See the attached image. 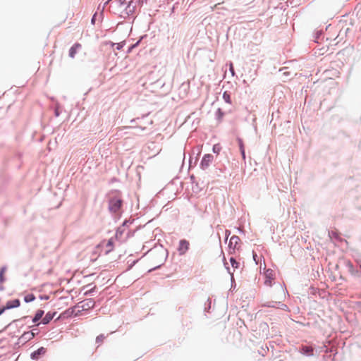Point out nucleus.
<instances>
[{
	"label": "nucleus",
	"instance_id": "f257e3e1",
	"mask_svg": "<svg viewBox=\"0 0 361 361\" xmlns=\"http://www.w3.org/2000/svg\"><path fill=\"white\" fill-rule=\"evenodd\" d=\"M95 302L92 299H87L79 302L73 308V312H75V315H78L82 311H86L94 307Z\"/></svg>",
	"mask_w": 361,
	"mask_h": 361
},
{
	"label": "nucleus",
	"instance_id": "f03ea898",
	"mask_svg": "<svg viewBox=\"0 0 361 361\" xmlns=\"http://www.w3.org/2000/svg\"><path fill=\"white\" fill-rule=\"evenodd\" d=\"M122 200L118 197L111 198L109 204V210L114 213L118 212L122 206Z\"/></svg>",
	"mask_w": 361,
	"mask_h": 361
},
{
	"label": "nucleus",
	"instance_id": "7ed1b4c3",
	"mask_svg": "<svg viewBox=\"0 0 361 361\" xmlns=\"http://www.w3.org/2000/svg\"><path fill=\"white\" fill-rule=\"evenodd\" d=\"M82 49V44L75 43L69 49V56L72 59L75 58L76 54Z\"/></svg>",
	"mask_w": 361,
	"mask_h": 361
},
{
	"label": "nucleus",
	"instance_id": "20e7f679",
	"mask_svg": "<svg viewBox=\"0 0 361 361\" xmlns=\"http://www.w3.org/2000/svg\"><path fill=\"white\" fill-rule=\"evenodd\" d=\"M189 248V242L185 240H181L179 243L178 250L180 255H183Z\"/></svg>",
	"mask_w": 361,
	"mask_h": 361
},
{
	"label": "nucleus",
	"instance_id": "39448f33",
	"mask_svg": "<svg viewBox=\"0 0 361 361\" xmlns=\"http://www.w3.org/2000/svg\"><path fill=\"white\" fill-rule=\"evenodd\" d=\"M213 161V156L212 154H205L201 161L202 168H207Z\"/></svg>",
	"mask_w": 361,
	"mask_h": 361
},
{
	"label": "nucleus",
	"instance_id": "423d86ee",
	"mask_svg": "<svg viewBox=\"0 0 361 361\" xmlns=\"http://www.w3.org/2000/svg\"><path fill=\"white\" fill-rule=\"evenodd\" d=\"M20 300L18 299H16L13 300L8 301L6 302V305L4 306V308H6V310H9L11 308L18 307L20 306Z\"/></svg>",
	"mask_w": 361,
	"mask_h": 361
},
{
	"label": "nucleus",
	"instance_id": "0eeeda50",
	"mask_svg": "<svg viewBox=\"0 0 361 361\" xmlns=\"http://www.w3.org/2000/svg\"><path fill=\"white\" fill-rule=\"evenodd\" d=\"M46 352H47L46 348H44V347H41L39 349H37V350L34 351L31 354V357H32V359H34V360L38 359L40 355H44L46 353Z\"/></svg>",
	"mask_w": 361,
	"mask_h": 361
},
{
	"label": "nucleus",
	"instance_id": "6e6552de",
	"mask_svg": "<svg viewBox=\"0 0 361 361\" xmlns=\"http://www.w3.org/2000/svg\"><path fill=\"white\" fill-rule=\"evenodd\" d=\"M240 240L238 236L233 235L230 238L228 246L230 247H232L233 249H235L237 248V246L239 244Z\"/></svg>",
	"mask_w": 361,
	"mask_h": 361
},
{
	"label": "nucleus",
	"instance_id": "1a4fd4ad",
	"mask_svg": "<svg viewBox=\"0 0 361 361\" xmlns=\"http://www.w3.org/2000/svg\"><path fill=\"white\" fill-rule=\"evenodd\" d=\"M106 253H109L111 252L114 248V239L110 238L108 242L106 243Z\"/></svg>",
	"mask_w": 361,
	"mask_h": 361
},
{
	"label": "nucleus",
	"instance_id": "9d476101",
	"mask_svg": "<svg viewBox=\"0 0 361 361\" xmlns=\"http://www.w3.org/2000/svg\"><path fill=\"white\" fill-rule=\"evenodd\" d=\"M302 351L304 354L307 355H313V348L310 346H304L302 348Z\"/></svg>",
	"mask_w": 361,
	"mask_h": 361
},
{
	"label": "nucleus",
	"instance_id": "9b49d317",
	"mask_svg": "<svg viewBox=\"0 0 361 361\" xmlns=\"http://www.w3.org/2000/svg\"><path fill=\"white\" fill-rule=\"evenodd\" d=\"M44 311L43 310H38L37 313L35 314V316L33 319V322H37L39 321L43 316Z\"/></svg>",
	"mask_w": 361,
	"mask_h": 361
},
{
	"label": "nucleus",
	"instance_id": "f8f14e48",
	"mask_svg": "<svg viewBox=\"0 0 361 361\" xmlns=\"http://www.w3.org/2000/svg\"><path fill=\"white\" fill-rule=\"evenodd\" d=\"M35 300V296L33 294H27L24 298V300L25 302H32Z\"/></svg>",
	"mask_w": 361,
	"mask_h": 361
},
{
	"label": "nucleus",
	"instance_id": "ddd939ff",
	"mask_svg": "<svg viewBox=\"0 0 361 361\" xmlns=\"http://www.w3.org/2000/svg\"><path fill=\"white\" fill-rule=\"evenodd\" d=\"M230 262L234 270L239 267V262H236L233 257H231Z\"/></svg>",
	"mask_w": 361,
	"mask_h": 361
},
{
	"label": "nucleus",
	"instance_id": "4468645a",
	"mask_svg": "<svg viewBox=\"0 0 361 361\" xmlns=\"http://www.w3.org/2000/svg\"><path fill=\"white\" fill-rule=\"evenodd\" d=\"M52 318L53 317L49 313H47L42 319L43 324H48L52 319Z\"/></svg>",
	"mask_w": 361,
	"mask_h": 361
},
{
	"label": "nucleus",
	"instance_id": "2eb2a0df",
	"mask_svg": "<svg viewBox=\"0 0 361 361\" xmlns=\"http://www.w3.org/2000/svg\"><path fill=\"white\" fill-rule=\"evenodd\" d=\"M239 146H240V152L242 154L243 159H245V149H244V145H243V141L241 140H239Z\"/></svg>",
	"mask_w": 361,
	"mask_h": 361
},
{
	"label": "nucleus",
	"instance_id": "dca6fc26",
	"mask_svg": "<svg viewBox=\"0 0 361 361\" xmlns=\"http://www.w3.org/2000/svg\"><path fill=\"white\" fill-rule=\"evenodd\" d=\"M223 99H224V101L228 103V104H231V96L228 93H227L226 92H225L223 94Z\"/></svg>",
	"mask_w": 361,
	"mask_h": 361
},
{
	"label": "nucleus",
	"instance_id": "f3484780",
	"mask_svg": "<svg viewBox=\"0 0 361 361\" xmlns=\"http://www.w3.org/2000/svg\"><path fill=\"white\" fill-rule=\"evenodd\" d=\"M104 339H105V336L103 334H100L98 336H97V338H96V343L98 345H101Z\"/></svg>",
	"mask_w": 361,
	"mask_h": 361
},
{
	"label": "nucleus",
	"instance_id": "a211bd4d",
	"mask_svg": "<svg viewBox=\"0 0 361 361\" xmlns=\"http://www.w3.org/2000/svg\"><path fill=\"white\" fill-rule=\"evenodd\" d=\"M5 271H6V269L4 267L1 268L0 270V281L1 282L4 281V274Z\"/></svg>",
	"mask_w": 361,
	"mask_h": 361
},
{
	"label": "nucleus",
	"instance_id": "6ab92c4d",
	"mask_svg": "<svg viewBox=\"0 0 361 361\" xmlns=\"http://www.w3.org/2000/svg\"><path fill=\"white\" fill-rule=\"evenodd\" d=\"M229 69H230V71L232 73V75H234V68H233V63H230V68Z\"/></svg>",
	"mask_w": 361,
	"mask_h": 361
},
{
	"label": "nucleus",
	"instance_id": "aec40b11",
	"mask_svg": "<svg viewBox=\"0 0 361 361\" xmlns=\"http://www.w3.org/2000/svg\"><path fill=\"white\" fill-rule=\"evenodd\" d=\"M138 43H139V42H137L136 44H135L132 45V46L129 48V49H128V52H130V51H132V49H133L134 47H135L138 44Z\"/></svg>",
	"mask_w": 361,
	"mask_h": 361
},
{
	"label": "nucleus",
	"instance_id": "412c9836",
	"mask_svg": "<svg viewBox=\"0 0 361 361\" xmlns=\"http://www.w3.org/2000/svg\"><path fill=\"white\" fill-rule=\"evenodd\" d=\"M330 236H331V237H335V238H337V237H338V235H337V233H336V232L331 231V232L330 233Z\"/></svg>",
	"mask_w": 361,
	"mask_h": 361
},
{
	"label": "nucleus",
	"instance_id": "4be33fe9",
	"mask_svg": "<svg viewBox=\"0 0 361 361\" xmlns=\"http://www.w3.org/2000/svg\"><path fill=\"white\" fill-rule=\"evenodd\" d=\"M5 310H6V308H4V307H2V308H0V315H1V314H3V313H4V312Z\"/></svg>",
	"mask_w": 361,
	"mask_h": 361
},
{
	"label": "nucleus",
	"instance_id": "5701e85b",
	"mask_svg": "<svg viewBox=\"0 0 361 361\" xmlns=\"http://www.w3.org/2000/svg\"><path fill=\"white\" fill-rule=\"evenodd\" d=\"M122 47H123V45L121 44H118L117 49H120L122 48Z\"/></svg>",
	"mask_w": 361,
	"mask_h": 361
},
{
	"label": "nucleus",
	"instance_id": "b1692460",
	"mask_svg": "<svg viewBox=\"0 0 361 361\" xmlns=\"http://www.w3.org/2000/svg\"><path fill=\"white\" fill-rule=\"evenodd\" d=\"M219 4H220L219 3V4H215V5L212 8V10H214V9L215 8H216V6H217L218 5H219Z\"/></svg>",
	"mask_w": 361,
	"mask_h": 361
},
{
	"label": "nucleus",
	"instance_id": "393cba45",
	"mask_svg": "<svg viewBox=\"0 0 361 361\" xmlns=\"http://www.w3.org/2000/svg\"><path fill=\"white\" fill-rule=\"evenodd\" d=\"M283 74L285 75H289V73L288 71H283Z\"/></svg>",
	"mask_w": 361,
	"mask_h": 361
},
{
	"label": "nucleus",
	"instance_id": "a878e982",
	"mask_svg": "<svg viewBox=\"0 0 361 361\" xmlns=\"http://www.w3.org/2000/svg\"><path fill=\"white\" fill-rule=\"evenodd\" d=\"M94 21V16L93 17V18L92 19V22L93 23Z\"/></svg>",
	"mask_w": 361,
	"mask_h": 361
}]
</instances>
